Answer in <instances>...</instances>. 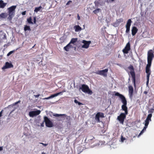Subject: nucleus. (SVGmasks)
I'll use <instances>...</instances> for the list:
<instances>
[{
    "label": "nucleus",
    "mask_w": 154,
    "mask_h": 154,
    "mask_svg": "<svg viewBox=\"0 0 154 154\" xmlns=\"http://www.w3.org/2000/svg\"><path fill=\"white\" fill-rule=\"evenodd\" d=\"M16 7V5H13L8 8L9 16L7 19L9 21L12 20V19L15 14V9Z\"/></svg>",
    "instance_id": "7ed1b4c3"
},
{
    "label": "nucleus",
    "mask_w": 154,
    "mask_h": 154,
    "mask_svg": "<svg viewBox=\"0 0 154 154\" xmlns=\"http://www.w3.org/2000/svg\"><path fill=\"white\" fill-rule=\"evenodd\" d=\"M53 116L55 117H58L59 116H66V114H54Z\"/></svg>",
    "instance_id": "393cba45"
},
{
    "label": "nucleus",
    "mask_w": 154,
    "mask_h": 154,
    "mask_svg": "<svg viewBox=\"0 0 154 154\" xmlns=\"http://www.w3.org/2000/svg\"><path fill=\"white\" fill-rule=\"evenodd\" d=\"M138 29L135 26H133L131 30V32L132 35H134L137 32Z\"/></svg>",
    "instance_id": "a211bd4d"
},
{
    "label": "nucleus",
    "mask_w": 154,
    "mask_h": 154,
    "mask_svg": "<svg viewBox=\"0 0 154 154\" xmlns=\"http://www.w3.org/2000/svg\"><path fill=\"white\" fill-rule=\"evenodd\" d=\"M40 95L39 94H38L37 95H34V96L36 98H38V97Z\"/></svg>",
    "instance_id": "ea45409f"
},
{
    "label": "nucleus",
    "mask_w": 154,
    "mask_h": 154,
    "mask_svg": "<svg viewBox=\"0 0 154 154\" xmlns=\"http://www.w3.org/2000/svg\"><path fill=\"white\" fill-rule=\"evenodd\" d=\"M130 49V45L129 42L126 44L125 48L123 49L122 52L124 54H127L128 53Z\"/></svg>",
    "instance_id": "1a4fd4ad"
},
{
    "label": "nucleus",
    "mask_w": 154,
    "mask_h": 154,
    "mask_svg": "<svg viewBox=\"0 0 154 154\" xmlns=\"http://www.w3.org/2000/svg\"><path fill=\"white\" fill-rule=\"evenodd\" d=\"M44 121L41 124V126L42 127H43L44 126Z\"/></svg>",
    "instance_id": "a19ab883"
},
{
    "label": "nucleus",
    "mask_w": 154,
    "mask_h": 154,
    "mask_svg": "<svg viewBox=\"0 0 154 154\" xmlns=\"http://www.w3.org/2000/svg\"><path fill=\"white\" fill-rule=\"evenodd\" d=\"M143 93L145 94H146L148 93V92L147 91H144Z\"/></svg>",
    "instance_id": "79ce46f5"
},
{
    "label": "nucleus",
    "mask_w": 154,
    "mask_h": 154,
    "mask_svg": "<svg viewBox=\"0 0 154 154\" xmlns=\"http://www.w3.org/2000/svg\"><path fill=\"white\" fill-rule=\"evenodd\" d=\"M26 14V11H24L22 13V14L23 15H25Z\"/></svg>",
    "instance_id": "4c0bfd02"
},
{
    "label": "nucleus",
    "mask_w": 154,
    "mask_h": 154,
    "mask_svg": "<svg viewBox=\"0 0 154 154\" xmlns=\"http://www.w3.org/2000/svg\"><path fill=\"white\" fill-rule=\"evenodd\" d=\"M44 122L45 123L46 126L48 128H51L54 126V125L52 122L47 116L44 117Z\"/></svg>",
    "instance_id": "423d86ee"
},
{
    "label": "nucleus",
    "mask_w": 154,
    "mask_h": 154,
    "mask_svg": "<svg viewBox=\"0 0 154 154\" xmlns=\"http://www.w3.org/2000/svg\"><path fill=\"white\" fill-rule=\"evenodd\" d=\"M154 112V109H150L149 111V112L151 113H152Z\"/></svg>",
    "instance_id": "72a5a7b5"
},
{
    "label": "nucleus",
    "mask_w": 154,
    "mask_h": 154,
    "mask_svg": "<svg viewBox=\"0 0 154 154\" xmlns=\"http://www.w3.org/2000/svg\"><path fill=\"white\" fill-rule=\"evenodd\" d=\"M128 68L130 70V73L132 78V82L134 84V86H135L136 77L133 66L132 65H130L128 67Z\"/></svg>",
    "instance_id": "20e7f679"
},
{
    "label": "nucleus",
    "mask_w": 154,
    "mask_h": 154,
    "mask_svg": "<svg viewBox=\"0 0 154 154\" xmlns=\"http://www.w3.org/2000/svg\"><path fill=\"white\" fill-rule=\"evenodd\" d=\"M32 19L31 17H30L29 18L27 19V21L30 24H33V23L32 21Z\"/></svg>",
    "instance_id": "bb28decb"
},
{
    "label": "nucleus",
    "mask_w": 154,
    "mask_h": 154,
    "mask_svg": "<svg viewBox=\"0 0 154 154\" xmlns=\"http://www.w3.org/2000/svg\"><path fill=\"white\" fill-rule=\"evenodd\" d=\"M146 78H147V81L146 82V85L147 86H148V84H149V82L150 75L151 73V71L150 69H146Z\"/></svg>",
    "instance_id": "9b49d317"
},
{
    "label": "nucleus",
    "mask_w": 154,
    "mask_h": 154,
    "mask_svg": "<svg viewBox=\"0 0 154 154\" xmlns=\"http://www.w3.org/2000/svg\"><path fill=\"white\" fill-rule=\"evenodd\" d=\"M154 52L152 50H149L147 54V63L146 67V69H150L152 61L154 57Z\"/></svg>",
    "instance_id": "f03ea898"
},
{
    "label": "nucleus",
    "mask_w": 154,
    "mask_h": 154,
    "mask_svg": "<svg viewBox=\"0 0 154 154\" xmlns=\"http://www.w3.org/2000/svg\"><path fill=\"white\" fill-rule=\"evenodd\" d=\"M33 19H34V21H33L34 23H33L34 24H35L36 22V19L35 17H34Z\"/></svg>",
    "instance_id": "e433bc0d"
},
{
    "label": "nucleus",
    "mask_w": 154,
    "mask_h": 154,
    "mask_svg": "<svg viewBox=\"0 0 154 154\" xmlns=\"http://www.w3.org/2000/svg\"><path fill=\"white\" fill-rule=\"evenodd\" d=\"M94 139V137H93V138H92L91 139L89 140H88V141L90 143H92L93 142V141H94L93 140Z\"/></svg>",
    "instance_id": "2f4dec72"
},
{
    "label": "nucleus",
    "mask_w": 154,
    "mask_h": 154,
    "mask_svg": "<svg viewBox=\"0 0 154 154\" xmlns=\"http://www.w3.org/2000/svg\"><path fill=\"white\" fill-rule=\"evenodd\" d=\"M3 150V147H0V151H2Z\"/></svg>",
    "instance_id": "c03bdc74"
},
{
    "label": "nucleus",
    "mask_w": 154,
    "mask_h": 154,
    "mask_svg": "<svg viewBox=\"0 0 154 154\" xmlns=\"http://www.w3.org/2000/svg\"><path fill=\"white\" fill-rule=\"evenodd\" d=\"M77 38H72L69 44H74L77 41Z\"/></svg>",
    "instance_id": "412c9836"
},
{
    "label": "nucleus",
    "mask_w": 154,
    "mask_h": 154,
    "mask_svg": "<svg viewBox=\"0 0 154 154\" xmlns=\"http://www.w3.org/2000/svg\"><path fill=\"white\" fill-rule=\"evenodd\" d=\"M113 2L114 1V0H111Z\"/></svg>",
    "instance_id": "09e8293b"
},
{
    "label": "nucleus",
    "mask_w": 154,
    "mask_h": 154,
    "mask_svg": "<svg viewBox=\"0 0 154 154\" xmlns=\"http://www.w3.org/2000/svg\"><path fill=\"white\" fill-rule=\"evenodd\" d=\"M79 89H81L83 92L88 93L90 94H91L92 93V91L89 89V87L87 85H82L81 87H80Z\"/></svg>",
    "instance_id": "39448f33"
},
{
    "label": "nucleus",
    "mask_w": 154,
    "mask_h": 154,
    "mask_svg": "<svg viewBox=\"0 0 154 154\" xmlns=\"http://www.w3.org/2000/svg\"><path fill=\"white\" fill-rule=\"evenodd\" d=\"M103 118L104 117V114L103 113L100 112H98L96 114L95 117V119L98 122H100V118Z\"/></svg>",
    "instance_id": "9d476101"
},
{
    "label": "nucleus",
    "mask_w": 154,
    "mask_h": 154,
    "mask_svg": "<svg viewBox=\"0 0 154 154\" xmlns=\"http://www.w3.org/2000/svg\"><path fill=\"white\" fill-rule=\"evenodd\" d=\"M72 1L71 0H69L66 4V5H69L70 3H72Z\"/></svg>",
    "instance_id": "f704fd0d"
},
{
    "label": "nucleus",
    "mask_w": 154,
    "mask_h": 154,
    "mask_svg": "<svg viewBox=\"0 0 154 154\" xmlns=\"http://www.w3.org/2000/svg\"><path fill=\"white\" fill-rule=\"evenodd\" d=\"M132 23V21L131 19L128 20L126 25V32L128 33L130 31V27Z\"/></svg>",
    "instance_id": "ddd939ff"
},
{
    "label": "nucleus",
    "mask_w": 154,
    "mask_h": 154,
    "mask_svg": "<svg viewBox=\"0 0 154 154\" xmlns=\"http://www.w3.org/2000/svg\"><path fill=\"white\" fill-rule=\"evenodd\" d=\"M144 130H142L141 132L138 135V137L141 135L143 132H144Z\"/></svg>",
    "instance_id": "c9c22d12"
},
{
    "label": "nucleus",
    "mask_w": 154,
    "mask_h": 154,
    "mask_svg": "<svg viewBox=\"0 0 154 154\" xmlns=\"http://www.w3.org/2000/svg\"><path fill=\"white\" fill-rule=\"evenodd\" d=\"M148 124H146V123L145 122V126L144 127L143 130L144 131L145 130L146 128H147Z\"/></svg>",
    "instance_id": "c756f323"
},
{
    "label": "nucleus",
    "mask_w": 154,
    "mask_h": 154,
    "mask_svg": "<svg viewBox=\"0 0 154 154\" xmlns=\"http://www.w3.org/2000/svg\"><path fill=\"white\" fill-rule=\"evenodd\" d=\"M41 143L42 144V145H44L45 146H46L47 145V144H44L43 143Z\"/></svg>",
    "instance_id": "49530a36"
},
{
    "label": "nucleus",
    "mask_w": 154,
    "mask_h": 154,
    "mask_svg": "<svg viewBox=\"0 0 154 154\" xmlns=\"http://www.w3.org/2000/svg\"><path fill=\"white\" fill-rule=\"evenodd\" d=\"M42 8V6H40L38 7H36L35 8L34 11L36 12H37L38 11H39L40 9Z\"/></svg>",
    "instance_id": "a878e982"
},
{
    "label": "nucleus",
    "mask_w": 154,
    "mask_h": 154,
    "mask_svg": "<svg viewBox=\"0 0 154 154\" xmlns=\"http://www.w3.org/2000/svg\"><path fill=\"white\" fill-rule=\"evenodd\" d=\"M77 18L78 20H79L80 19V17L79 16V14L78 15Z\"/></svg>",
    "instance_id": "a18cd8bd"
},
{
    "label": "nucleus",
    "mask_w": 154,
    "mask_h": 154,
    "mask_svg": "<svg viewBox=\"0 0 154 154\" xmlns=\"http://www.w3.org/2000/svg\"><path fill=\"white\" fill-rule=\"evenodd\" d=\"M42 154H45V153L44 152H42Z\"/></svg>",
    "instance_id": "de8ad7c7"
},
{
    "label": "nucleus",
    "mask_w": 154,
    "mask_h": 154,
    "mask_svg": "<svg viewBox=\"0 0 154 154\" xmlns=\"http://www.w3.org/2000/svg\"><path fill=\"white\" fill-rule=\"evenodd\" d=\"M14 52V51H11L9 52L7 54V56H8Z\"/></svg>",
    "instance_id": "7c9ffc66"
},
{
    "label": "nucleus",
    "mask_w": 154,
    "mask_h": 154,
    "mask_svg": "<svg viewBox=\"0 0 154 154\" xmlns=\"http://www.w3.org/2000/svg\"><path fill=\"white\" fill-rule=\"evenodd\" d=\"M41 111L37 110L35 111H31L29 112V115L30 117H33L39 115L41 113Z\"/></svg>",
    "instance_id": "0eeeda50"
},
{
    "label": "nucleus",
    "mask_w": 154,
    "mask_h": 154,
    "mask_svg": "<svg viewBox=\"0 0 154 154\" xmlns=\"http://www.w3.org/2000/svg\"><path fill=\"white\" fill-rule=\"evenodd\" d=\"M129 89V94L130 98H131L133 95V88L132 86L130 85L128 87Z\"/></svg>",
    "instance_id": "2eb2a0df"
},
{
    "label": "nucleus",
    "mask_w": 154,
    "mask_h": 154,
    "mask_svg": "<svg viewBox=\"0 0 154 154\" xmlns=\"http://www.w3.org/2000/svg\"><path fill=\"white\" fill-rule=\"evenodd\" d=\"M82 43H84V45L82 46V48H88L91 43V41H86L85 40H83Z\"/></svg>",
    "instance_id": "f8f14e48"
},
{
    "label": "nucleus",
    "mask_w": 154,
    "mask_h": 154,
    "mask_svg": "<svg viewBox=\"0 0 154 154\" xmlns=\"http://www.w3.org/2000/svg\"><path fill=\"white\" fill-rule=\"evenodd\" d=\"M115 95L119 97L121 100L122 103H123L122 106V109L123 111H125V113H121L120 115L118 116L117 119L120 123L123 124L124 120L126 117V115H128V108L127 106V101L124 96L118 92L116 93Z\"/></svg>",
    "instance_id": "f257e3e1"
},
{
    "label": "nucleus",
    "mask_w": 154,
    "mask_h": 154,
    "mask_svg": "<svg viewBox=\"0 0 154 154\" xmlns=\"http://www.w3.org/2000/svg\"><path fill=\"white\" fill-rule=\"evenodd\" d=\"M20 102H21L20 100H19L18 101H17V102H15V103H14L13 105H15L17 104L20 103Z\"/></svg>",
    "instance_id": "473e14b6"
},
{
    "label": "nucleus",
    "mask_w": 154,
    "mask_h": 154,
    "mask_svg": "<svg viewBox=\"0 0 154 154\" xmlns=\"http://www.w3.org/2000/svg\"><path fill=\"white\" fill-rule=\"evenodd\" d=\"M100 10V9L97 8V9L94 10L93 11V12L94 14H96L97 13H98V12H99Z\"/></svg>",
    "instance_id": "c85d7f7f"
},
{
    "label": "nucleus",
    "mask_w": 154,
    "mask_h": 154,
    "mask_svg": "<svg viewBox=\"0 0 154 154\" xmlns=\"http://www.w3.org/2000/svg\"><path fill=\"white\" fill-rule=\"evenodd\" d=\"M72 48V46L71 44H70L69 43L66 46L64 47L63 49L65 51H69V49L71 48Z\"/></svg>",
    "instance_id": "f3484780"
},
{
    "label": "nucleus",
    "mask_w": 154,
    "mask_h": 154,
    "mask_svg": "<svg viewBox=\"0 0 154 154\" xmlns=\"http://www.w3.org/2000/svg\"><path fill=\"white\" fill-rule=\"evenodd\" d=\"M74 102L76 103H78L79 105H82L83 104L79 102L76 99L74 100Z\"/></svg>",
    "instance_id": "cd10ccee"
},
{
    "label": "nucleus",
    "mask_w": 154,
    "mask_h": 154,
    "mask_svg": "<svg viewBox=\"0 0 154 154\" xmlns=\"http://www.w3.org/2000/svg\"><path fill=\"white\" fill-rule=\"evenodd\" d=\"M63 92H59L55 94H54L52 95L51 96H49V97H48L46 98L45 99H49L50 98H53V97H56V96H57L58 95H59L60 94Z\"/></svg>",
    "instance_id": "6ab92c4d"
},
{
    "label": "nucleus",
    "mask_w": 154,
    "mask_h": 154,
    "mask_svg": "<svg viewBox=\"0 0 154 154\" xmlns=\"http://www.w3.org/2000/svg\"><path fill=\"white\" fill-rule=\"evenodd\" d=\"M108 69H106L102 70H98L95 73L97 74L102 75L106 77L107 75V72H108Z\"/></svg>",
    "instance_id": "6e6552de"
},
{
    "label": "nucleus",
    "mask_w": 154,
    "mask_h": 154,
    "mask_svg": "<svg viewBox=\"0 0 154 154\" xmlns=\"http://www.w3.org/2000/svg\"><path fill=\"white\" fill-rule=\"evenodd\" d=\"M2 111L0 112V117H1L2 116Z\"/></svg>",
    "instance_id": "37998d69"
},
{
    "label": "nucleus",
    "mask_w": 154,
    "mask_h": 154,
    "mask_svg": "<svg viewBox=\"0 0 154 154\" xmlns=\"http://www.w3.org/2000/svg\"><path fill=\"white\" fill-rule=\"evenodd\" d=\"M14 66L11 63H9L8 62H6L5 66L2 68L3 69H5L8 68H10L13 67Z\"/></svg>",
    "instance_id": "4468645a"
},
{
    "label": "nucleus",
    "mask_w": 154,
    "mask_h": 154,
    "mask_svg": "<svg viewBox=\"0 0 154 154\" xmlns=\"http://www.w3.org/2000/svg\"><path fill=\"white\" fill-rule=\"evenodd\" d=\"M7 14L5 13H2L0 14V17L2 18H5L7 17Z\"/></svg>",
    "instance_id": "b1692460"
},
{
    "label": "nucleus",
    "mask_w": 154,
    "mask_h": 154,
    "mask_svg": "<svg viewBox=\"0 0 154 154\" xmlns=\"http://www.w3.org/2000/svg\"><path fill=\"white\" fill-rule=\"evenodd\" d=\"M2 2H0V8H4L7 5V3H4L3 1L1 0Z\"/></svg>",
    "instance_id": "4be33fe9"
},
{
    "label": "nucleus",
    "mask_w": 154,
    "mask_h": 154,
    "mask_svg": "<svg viewBox=\"0 0 154 154\" xmlns=\"http://www.w3.org/2000/svg\"><path fill=\"white\" fill-rule=\"evenodd\" d=\"M125 140V138L123 137L122 136L121 137V140L122 141H123L124 140Z\"/></svg>",
    "instance_id": "58836bf2"
},
{
    "label": "nucleus",
    "mask_w": 154,
    "mask_h": 154,
    "mask_svg": "<svg viewBox=\"0 0 154 154\" xmlns=\"http://www.w3.org/2000/svg\"><path fill=\"white\" fill-rule=\"evenodd\" d=\"M152 116V114L150 113L148 114V115L146 119L145 120V122L146 123V124H149V122L150 121H151V118Z\"/></svg>",
    "instance_id": "dca6fc26"
},
{
    "label": "nucleus",
    "mask_w": 154,
    "mask_h": 154,
    "mask_svg": "<svg viewBox=\"0 0 154 154\" xmlns=\"http://www.w3.org/2000/svg\"><path fill=\"white\" fill-rule=\"evenodd\" d=\"M24 30L25 31H26L27 30H28V31H29L31 30V29L30 26H27V25H25L24 26Z\"/></svg>",
    "instance_id": "5701e85b"
},
{
    "label": "nucleus",
    "mask_w": 154,
    "mask_h": 154,
    "mask_svg": "<svg viewBox=\"0 0 154 154\" xmlns=\"http://www.w3.org/2000/svg\"><path fill=\"white\" fill-rule=\"evenodd\" d=\"M74 28L75 29L76 32L80 31L82 30V28L79 25H75L74 27Z\"/></svg>",
    "instance_id": "aec40b11"
}]
</instances>
